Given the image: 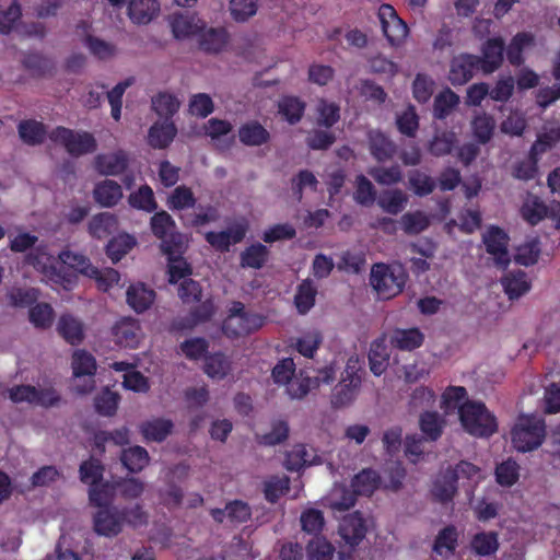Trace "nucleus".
I'll list each match as a JSON object with an SVG mask.
<instances>
[{
  "mask_svg": "<svg viewBox=\"0 0 560 560\" xmlns=\"http://www.w3.org/2000/svg\"><path fill=\"white\" fill-rule=\"evenodd\" d=\"M58 257L62 266L56 267L50 265L49 279L67 290L72 289L77 283V273L86 277L98 275V268L94 267L83 254L65 249L60 252Z\"/></svg>",
  "mask_w": 560,
  "mask_h": 560,
  "instance_id": "1",
  "label": "nucleus"
},
{
  "mask_svg": "<svg viewBox=\"0 0 560 560\" xmlns=\"http://www.w3.org/2000/svg\"><path fill=\"white\" fill-rule=\"evenodd\" d=\"M458 416L464 430L476 438H489L498 431L495 416L481 401L462 402Z\"/></svg>",
  "mask_w": 560,
  "mask_h": 560,
  "instance_id": "2",
  "label": "nucleus"
},
{
  "mask_svg": "<svg viewBox=\"0 0 560 560\" xmlns=\"http://www.w3.org/2000/svg\"><path fill=\"white\" fill-rule=\"evenodd\" d=\"M545 436V420L534 415H520L511 430L512 444L522 453L538 448Z\"/></svg>",
  "mask_w": 560,
  "mask_h": 560,
  "instance_id": "3",
  "label": "nucleus"
},
{
  "mask_svg": "<svg viewBox=\"0 0 560 560\" xmlns=\"http://www.w3.org/2000/svg\"><path fill=\"white\" fill-rule=\"evenodd\" d=\"M407 272L401 265L378 262L371 269L370 283L382 300H389L402 292Z\"/></svg>",
  "mask_w": 560,
  "mask_h": 560,
  "instance_id": "4",
  "label": "nucleus"
},
{
  "mask_svg": "<svg viewBox=\"0 0 560 560\" xmlns=\"http://www.w3.org/2000/svg\"><path fill=\"white\" fill-rule=\"evenodd\" d=\"M264 322L262 316L247 312L242 302L233 301L222 323V331L228 338L235 339L258 330Z\"/></svg>",
  "mask_w": 560,
  "mask_h": 560,
  "instance_id": "5",
  "label": "nucleus"
},
{
  "mask_svg": "<svg viewBox=\"0 0 560 560\" xmlns=\"http://www.w3.org/2000/svg\"><path fill=\"white\" fill-rule=\"evenodd\" d=\"M152 234L161 241V250L173 256L180 254L183 248V235L177 231L172 215L165 210L155 212L150 219Z\"/></svg>",
  "mask_w": 560,
  "mask_h": 560,
  "instance_id": "6",
  "label": "nucleus"
},
{
  "mask_svg": "<svg viewBox=\"0 0 560 560\" xmlns=\"http://www.w3.org/2000/svg\"><path fill=\"white\" fill-rule=\"evenodd\" d=\"M48 137L52 142L63 145L66 151L72 156L92 153L97 148L96 139L88 131L77 132L58 126L49 132Z\"/></svg>",
  "mask_w": 560,
  "mask_h": 560,
  "instance_id": "7",
  "label": "nucleus"
},
{
  "mask_svg": "<svg viewBox=\"0 0 560 560\" xmlns=\"http://www.w3.org/2000/svg\"><path fill=\"white\" fill-rule=\"evenodd\" d=\"M361 375L355 364L349 361L341 373L339 383L335 386L331 394V405L334 408L349 406L355 399L361 386Z\"/></svg>",
  "mask_w": 560,
  "mask_h": 560,
  "instance_id": "8",
  "label": "nucleus"
},
{
  "mask_svg": "<svg viewBox=\"0 0 560 560\" xmlns=\"http://www.w3.org/2000/svg\"><path fill=\"white\" fill-rule=\"evenodd\" d=\"M301 371L299 376L292 378L285 387L288 395L292 399H301L305 397L312 388L318 387L320 384H331L336 377V370L332 364L317 371L316 376H304Z\"/></svg>",
  "mask_w": 560,
  "mask_h": 560,
  "instance_id": "9",
  "label": "nucleus"
},
{
  "mask_svg": "<svg viewBox=\"0 0 560 560\" xmlns=\"http://www.w3.org/2000/svg\"><path fill=\"white\" fill-rule=\"evenodd\" d=\"M71 366L75 378L88 377L83 385L74 386V392L80 395L90 394L95 388L94 376L97 370L95 358L86 350H75L72 354Z\"/></svg>",
  "mask_w": 560,
  "mask_h": 560,
  "instance_id": "10",
  "label": "nucleus"
},
{
  "mask_svg": "<svg viewBox=\"0 0 560 560\" xmlns=\"http://www.w3.org/2000/svg\"><path fill=\"white\" fill-rule=\"evenodd\" d=\"M377 15L383 34L388 43L393 46L399 45L408 35L407 24L398 16L396 10L390 4H382Z\"/></svg>",
  "mask_w": 560,
  "mask_h": 560,
  "instance_id": "11",
  "label": "nucleus"
},
{
  "mask_svg": "<svg viewBox=\"0 0 560 560\" xmlns=\"http://www.w3.org/2000/svg\"><path fill=\"white\" fill-rule=\"evenodd\" d=\"M248 224L245 220L236 222L224 231H209L205 234L207 243L217 252L226 253L231 246L241 243L247 233Z\"/></svg>",
  "mask_w": 560,
  "mask_h": 560,
  "instance_id": "12",
  "label": "nucleus"
},
{
  "mask_svg": "<svg viewBox=\"0 0 560 560\" xmlns=\"http://www.w3.org/2000/svg\"><path fill=\"white\" fill-rule=\"evenodd\" d=\"M480 71L478 56L471 54H459L450 62L448 81L452 85L458 86L469 82L476 72Z\"/></svg>",
  "mask_w": 560,
  "mask_h": 560,
  "instance_id": "13",
  "label": "nucleus"
},
{
  "mask_svg": "<svg viewBox=\"0 0 560 560\" xmlns=\"http://www.w3.org/2000/svg\"><path fill=\"white\" fill-rule=\"evenodd\" d=\"M510 237L499 226L492 225L482 235V242L488 254L492 255L498 266L505 268L510 264L508 252Z\"/></svg>",
  "mask_w": 560,
  "mask_h": 560,
  "instance_id": "14",
  "label": "nucleus"
},
{
  "mask_svg": "<svg viewBox=\"0 0 560 560\" xmlns=\"http://www.w3.org/2000/svg\"><path fill=\"white\" fill-rule=\"evenodd\" d=\"M505 50L504 40L501 37L488 38L481 46V56H478L480 71L491 74L503 63Z\"/></svg>",
  "mask_w": 560,
  "mask_h": 560,
  "instance_id": "15",
  "label": "nucleus"
},
{
  "mask_svg": "<svg viewBox=\"0 0 560 560\" xmlns=\"http://www.w3.org/2000/svg\"><path fill=\"white\" fill-rule=\"evenodd\" d=\"M93 526L101 536H117L124 527V514L118 506L101 509L94 514Z\"/></svg>",
  "mask_w": 560,
  "mask_h": 560,
  "instance_id": "16",
  "label": "nucleus"
},
{
  "mask_svg": "<svg viewBox=\"0 0 560 560\" xmlns=\"http://www.w3.org/2000/svg\"><path fill=\"white\" fill-rule=\"evenodd\" d=\"M366 530L365 520L359 511L343 516L338 527L341 539L351 548H354L363 540Z\"/></svg>",
  "mask_w": 560,
  "mask_h": 560,
  "instance_id": "17",
  "label": "nucleus"
},
{
  "mask_svg": "<svg viewBox=\"0 0 560 560\" xmlns=\"http://www.w3.org/2000/svg\"><path fill=\"white\" fill-rule=\"evenodd\" d=\"M368 144L370 154L378 163L393 160L397 153V144L378 129L368 132Z\"/></svg>",
  "mask_w": 560,
  "mask_h": 560,
  "instance_id": "18",
  "label": "nucleus"
},
{
  "mask_svg": "<svg viewBox=\"0 0 560 560\" xmlns=\"http://www.w3.org/2000/svg\"><path fill=\"white\" fill-rule=\"evenodd\" d=\"M129 156L126 151L117 150L112 153H101L94 159L96 172L105 176H117L126 172Z\"/></svg>",
  "mask_w": 560,
  "mask_h": 560,
  "instance_id": "19",
  "label": "nucleus"
},
{
  "mask_svg": "<svg viewBox=\"0 0 560 560\" xmlns=\"http://www.w3.org/2000/svg\"><path fill=\"white\" fill-rule=\"evenodd\" d=\"M114 341L126 348H136L139 343L140 325L137 319L122 317L112 327Z\"/></svg>",
  "mask_w": 560,
  "mask_h": 560,
  "instance_id": "20",
  "label": "nucleus"
},
{
  "mask_svg": "<svg viewBox=\"0 0 560 560\" xmlns=\"http://www.w3.org/2000/svg\"><path fill=\"white\" fill-rule=\"evenodd\" d=\"M419 429L428 442H436L443 435L446 419L435 410H425L419 415Z\"/></svg>",
  "mask_w": 560,
  "mask_h": 560,
  "instance_id": "21",
  "label": "nucleus"
},
{
  "mask_svg": "<svg viewBox=\"0 0 560 560\" xmlns=\"http://www.w3.org/2000/svg\"><path fill=\"white\" fill-rule=\"evenodd\" d=\"M128 305L138 314L151 307L155 300V291L139 282L131 284L126 292Z\"/></svg>",
  "mask_w": 560,
  "mask_h": 560,
  "instance_id": "22",
  "label": "nucleus"
},
{
  "mask_svg": "<svg viewBox=\"0 0 560 560\" xmlns=\"http://www.w3.org/2000/svg\"><path fill=\"white\" fill-rule=\"evenodd\" d=\"M57 331L71 346H79L85 337L83 323L71 314L59 317Z\"/></svg>",
  "mask_w": 560,
  "mask_h": 560,
  "instance_id": "23",
  "label": "nucleus"
},
{
  "mask_svg": "<svg viewBox=\"0 0 560 560\" xmlns=\"http://www.w3.org/2000/svg\"><path fill=\"white\" fill-rule=\"evenodd\" d=\"M278 114L290 125H296L304 116L306 103L299 96L283 95L277 103Z\"/></svg>",
  "mask_w": 560,
  "mask_h": 560,
  "instance_id": "24",
  "label": "nucleus"
},
{
  "mask_svg": "<svg viewBox=\"0 0 560 560\" xmlns=\"http://www.w3.org/2000/svg\"><path fill=\"white\" fill-rule=\"evenodd\" d=\"M171 26L174 37L179 39L199 35L206 23L195 14H177L172 19Z\"/></svg>",
  "mask_w": 560,
  "mask_h": 560,
  "instance_id": "25",
  "label": "nucleus"
},
{
  "mask_svg": "<svg viewBox=\"0 0 560 560\" xmlns=\"http://www.w3.org/2000/svg\"><path fill=\"white\" fill-rule=\"evenodd\" d=\"M230 39L224 27H210L199 33V46L206 52L218 54L222 51Z\"/></svg>",
  "mask_w": 560,
  "mask_h": 560,
  "instance_id": "26",
  "label": "nucleus"
},
{
  "mask_svg": "<svg viewBox=\"0 0 560 560\" xmlns=\"http://www.w3.org/2000/svg\"><path fill=\"white\" fill-rule=\"evenodd\" d=\"M238 139L247 147H260L270 140V132L257 120H250L238 128Z\"/></svg>",
  "mask_w": 560,
  "mask_h": 560,
  "instance_id": "27",
  "label": "nucleus"
},
{
  "mask_svg": "<svg viewBox=\"0 0 560 560\" xmlns=\"http://www.w3.org/2000/svg\"><path fill=\"white\" fill-rule=\"evenodd\" d=\"M176 133L173 121L154 122L148 132V143L153 149H165L173 142Z\"/></svg>",
  "mask_w": 560,
  "mask_h": 560,
  "instance_id": "28",
  "label": "nucleus"
},
{
  "mask_svg": "<svg viewBox=\"0 0 560 560\" xmlns=\"http://www.w3.org/2000/svg\"><path fill=\"white\" fill-rule=\"evenodd\" d=\"M160 11L158 0H130L128 15L136 24H148Z\"/></svg>",
  "mask_w": 560,
  "mask_h": 560,
  "instance_id": "29",
  "label": "nucleus"
},
{
  "mask_svg": "<svg viewBox=\"0 0 560 560\" xmlns=\"http://www.w3.org/2000/svg\"><path fill=\"white\" fill-rule=\"evenodd\" d=\"M458 537L459 534L454 525L443 527L434 539L433 552L445 558L453 556L458 546Z\"/></svg>",
  "mask_w": 560,
  "mask_h": 560,
  "instance_id": "30",
  "label": "nucleus"
},
{
  "mask_svg": "<svg viewBox=\"0 0 560 560\" xmlns=\"http://www.w3.org/2000/svg\"><path fill=\"white\" fill-rule=\"evenodd\" d=\"M457 488L458 482L456 480V475L446 469L434 481L432 494L436 501L441 503H448L454 499Z\"/></svg>",
  "mask_w": 560,
  "mask_h": 560,
  "instance_id": "31",
  "label": "nucleus"
},
{
  "mask_svg": "<svg viewBox=\"0 0 560 560\" xmlns=\"http://www.w3.org/2000/svg\"><path fill=\"white\" fill-rule=\"evenodd\" d=\"M174 423L170 419L155 418L140 424V432L148 441L163 442L172 433Z\"/></svg>",
  "mask_w": 560,
  "mask_h": 560,
  "instance_id": "32",
  "label": "nucleus"
},
{
  "mask_svg": "<svg viewBox=\"0 0 560 560\" xmlns=\"http://www.w3.org/2000/svg\"><path fill=\"white\" fill-rule=\"evenodd\" d=\"M120 462L129 472L137 474L149 465L150 456L144 447L135 445L121 451Z\"/></svg>",
  "mask_w": 560,
  "mask_h": 560,
  "instance_id": "33",
  "label": "nucleus"
},
{
  "mask_svg": "<svg viewBox=\"0 0 560 560\" xmlns=\"http://www.w3.org/2000/svg\"><path fill=\"white\" fill-rule=\"evenodd\" d=\"M436 401L435 392L428 386H418L409 395L408 411L409 413L424 412L431 410Z\"/></svg>",
  "mask_w": 560,
  "mask_h": 560,
  "instance_id": "34",
  "label": "nucleus"
},
{
  "mask_svg": "<svg viewBox=\"0 0 560 560\" xmlns=\"http://www.w3.org/2000/svg\"><path fill=\"white\" fill-rule=\"evenodd\" d=\"M504 292L510 300H515L527 293L530 289V282L526 272L522 270L510 271L501 280Z\"/></svg>",
  "mask_w": 560,
  "mask_h": 560,
  "instance_id": "35",
  "label": "nucleus"
},
{
  "mask_svg": "<svg viewBox=\"0 0 560 560\" xmlns=\"http://www.w3.org/2000/svg\"><path fill=\"white\" fill-rule=\"evenodd\" d=\"M381 477L378 472L372 468L361 470L351 481V487L355 494L370 497L378 489Z\"/></svg>",
  "mask_w": 560,
  "mask_h": 560,
  "instance_id": "36",
  "label": "nucleus"
},
{
  "mask_svg": "<svg viewBox=\"0 0 560 560\" xmlns=\"http://www.w3.org/2000/svg\"><path fill=\"white\" fill-rule=\"evenodd\" d=\"M269 258V249L261 243L247 246L240 255L243 268L261 269Z\"/></svg>",
  "mask_w": 560,
  "mask_h": 560,
  "instance_id": "37",
  "label": "nucleus"
},
{
  "mask_svg": "<svg viewBox=\"0 0 560 560\" xmlns=\"http://www.w3.org/2000/svg\"><path fill=\"white\" fill-rule=\"evenodd\" d=\"M18 131L21 140L28 145L42 144L47 135L45 125L35 119L21 120Z\"/></svg>",
  "mask_w": 560,
  "mask_h": 560,
  "instance_id": "38",
  "label": "nucleus"
},
{
  "mask_svg": "<svg viewBox=\"0 0 560 560\" xmlns=\"http://www.w3.org/2000/svg\"><path fill=\"white\" fill-rule=\"evenodd\" d=\"M93 195L95 201L101 206L113 207L122 197V190L115 180L105 179L95 186Z\"/></svg>",
  "mask_w": 560,
  "mask_h": 560,
  "instance_id": "39",
  "label": "nucleus"
},
{
  "mask_svg": "<svg viewBox=\"0 0 560 560\" xmlns=\"http://www.w3.org/2000/svg\"><path fill=\"white\" fill-rule=\"evenodd\" d=\"M424 340L423 334L418 328L397 329L390 339L392 345L400 350H415Z\"/></svg>",
  "mask_w": 560,
  "mask_h": 560,
  "instance_id": "40",
  "label": "nucleus"
},
{
  "mask_svg": "<svg viewBox=\"0 0 560 560\" xmlns=\"http://www.w3.org/2000/svg\"><path fill=\"white\" fill-rule=\"evenodd\" d=\"M317 288L313 280L305 279L296 288L294 304L300 314H306L315 304Z\"/></svg>",
  "mask_w": 560,
  "mask_h": 560,
  "instance_id": "41",
  "label": "nucleus"
},
{
  "mask_svg": "<svg viewBox=\"0 0 560 560\" xmlns=\"http://www.w3.org/2000/svg\"><path fill=\"white\" fill-rule=\"evenodd\" d=\"M389 352L383 340H375L371 343L369 351L370 370L375 376H381L387 369Z\"/></svg>",
  "mask_w": 560,
  "mask_h": 560,
  "instance_id": "42",
  "label": "nucleus"
},
{
  "mask_svg": "<svg viewBox=\"0 0 560 560\" xmlns=\"http://www.w3.org/2000/svg\"><path fill=\"white\" fill-rule=\"evenodd\" d=\"M104 471L105 467L102 462L90 457L80 464L79 478L82 483L88 485L90 488L103 481Z\"/></svg>",
  "mask_w": 560,
  "mask_h": 560,
  "instance_id": "43",
  "label": "nucleus"
},
{
  "mask_svg": "<svg viewBox=\"0 0 560 560\" xmlns=\"http://www.w3.org/2000/svg\"><path fill=\"white\" fill-rule=\"evenodd\" d=\"M470 546L472 551L480 557L491 556L499 549L498 534L495 532L477 533L471 538Z\"/></svg>",
  "mask_w": 560,
  "mask_h": 560,
  "instance_id": "44",
  "label": "nucleus"
},
{
  "mask_svg": "<svg viewBox=\"0 0 560 560\" xmlns=\"http://www.w3.org/2000/svg\"><path fill=\"white\" fill-rule=\"evenodd\" d=\"M494 129V118L486 113L475 116L471 121L472 135L480 144H487L492 139Z\"/></svg>",
  "mask_w": 560,
  "mask_h": 560,
  "instance_id": "45",
  "label": "nucleus"
},
{
  "mask_svg": "<svg viewBox=\"0 0 560 560\" xmlns=\"http://www.w3.org/2000/svg\"><path fill=\"white\" fill-rule=\"evenodd\" d=\"M459 96L450 88L442 90L434 98L433 116L436 119L446 118L458 105Z\"/></svg>",
  "mask_w": 560,
  "mask_h": 560,
  "instance_id": "46",
  "label": "nucleus"
},
{
  "mask_svg": "<svg viewBox=\"0 0 560 560\" xmlns=\"http://www.w3.org/2000/svg\"><path fill=\"white\" fill-rule=\"evenodd\" d=\"M408 183L410 189L418 197L429 196L436 187L435 179L420 170L408 172Z\"/></svg>",
  "mask_w": 560,
  "mask_h": 560,
  "instance_id": "47",
  "label": "nucleus"
},
{
  "mask_svg": "<svg viewBox=\"0 0 560 560\" xmlns=\"http://www.w3.org/2000/svg\"><path fill=\"white\" fill-rule=\"evenodd\" d=\"M178 98L167 92H161L152 97V108L160 116L168 121L179 109Z\"/></svg>",
  "mask_w": 560,
  "mask_h": 560,
  "instance_id": "48",
  "label": "nucleus"
},
{
  "mask_svg": "<svg viewBox=\"0 0 560 560\" xmlns=\"http://www.w3.org/2000/svg\"><path fill=\"white\" fill-rule=\"evenodd\" d=\"M196 197L186 185L177 186L167 197L166 205L173 211H180L196 206Z\"/></svg>",
  "mask_w": 560,
  "mask_h": 560,
  "instance_id": "49",
  "label": "nucleus"
},
{
  "mask_svg": "<svg viewBox=\"0 0 560 560\" xmlns=\"http://www.w3.org/2000/svg\"><path fill=\"white\" fill-rule=\"evenodd\" d=\"M231 370V362L229 358L222 353L217 352L206 357L205 360V373L217 380H223Z\"/></svg>",
  "mask_w": 560,
  "mask_h": 560,
  "instance_id": "50",
  "label": "nucleus"
},
{
  "mask_svg": "<svg viewBox=\"0 0 560 560\" xmlns=\"http://www.w3.org/2000/svg\"><path fill=\"white\" fill-rule=\"evenodd\" d=\"M117 226V219L114 214L103 212L94 215L89 223V232L95 238H104Z\"/></svg>",
  "mask_w": 560,
  "mask_h": 560,
  "instance_id": "51",
  "label": "nucleus"
},
{
  "mask_svg": "<svg viewBox=\"0 0 560 560\" xmlns=\"http://www.w3.org/2000/svg\"><path fill=\"white\" fill-rule=\"evenodd\" d=\"M129 205L138 210L145 212H153L158 208L153 189L149 185H142L137 191H133L128 197Z\"/></svg>",
  "mask_w": 560,
  "mask_h": 560,
  "instance_id": "52",
  "label": "nucleus"
},
{
  "mask_svg": "<svg viewBox=\"0 0 560 560\" xmlns=\"http://www.w3.org/2000/svg\"><path fill=\"white\" fill-rule=\"evenodd\" d=\"M312 463L313 457L308 453L306 446L304 444H296L285 454L283 465L289 471H300Z\"/></svg>",
  "mask_w": 560,
  "mask_h": 560,
  "instance_id": "53",
  "label": "nucleus"
},
{
  "mask_svg": "<svg viewBox=\"0 0 560 560\" xmlns=\"http://www.w3.org/2000/svg\"><path fill=\"white\" fill-rule=\"evenodd\" d=\"M316 125L326 129L331 128L340 119V107L334 102L320 100L316 107Z\"/></svg>",
  "mask_w": 560,
  "mask_h": 560,
  "instance_id": "54",
  "label": "nucleus"
},
{
  "mask_svg": "<svg viewBox=\"0 0 560 560\" xmlns=\"http://www.w3.org/2000/svg\"><path fill=\"white\" fill-rule=\"evenodd\" d=\"M120 396L112 392L109 388H104L94 399V407L98 415L103 417H113L116 415Z\"/></svg>",
  "mask_w": 560,
  "mask_h": 560,
  "instance_id": "55",
  "label": "nucleus"
},
{
  "mask_svg": "<svg viewBox=\"0 0 560 560\" xmlns=\"http://www.w3.org/2000/svg\"><path fill=\"white\" fill-rule=\"evenodd\" d=\"M114 487L109 481H102L89 488V501L91 505L101 509L113 506Z\"/></svg>",
  "mask_w": 560,
  "mask_h": 560,
  "instance_id": "56",
  "label": "nucleus"
},
{
  "mask_svg": "<svg viewBox=\"0 0 560 560\" xmlns=\"http://www.w3.org/2000/svg\"><path fill=\"white\" fill-rule=\"evenodd\" d=\"M448 470L456 475V480H466L468 487L472 490L482 479L481 469L467 460H460L455 467H450Z\"/></svg>",
  "mask_w": 560,
  "mask_h": 560,
  "instance_id": "57",
  "label": "nucleus"
},
{
  "mask_svg": "<svg viewBox=\"0 0 560 560\" xmlns=\"http://www.w3.org/2000/svg\"><path fill=\"white\" fill-rule=\"evenodd\" d=\"M408 198L400 189L384 191L378 199L380 207L389 214H398L402 211Z\"/></svg>",
  "mask_w": 560,
  "mask_h": 560,
  "instance_id": "58",
  "label": "nucleus"
},
{
  "mask_svg": "<svg viewBox=\"0 0 560 560\" xmlns=\"http://www.w3.org/2000/svg\"><path fill=\"white\" fill-rule=\"evenodd\" d=\"M400 223L406 234L417 235L428 229L430 225V220L424 212L417 210L402 214L400 218Z\"/></svg>",
  "mask_w": 560,
  "mask_h": 560,
  "instance_id": "59",
  "label": "nucleus"
},
{
  "mask_svg": "<svg viewBox=\"0 0 560 560\" xmlns=\"http://www.w3.org/2000/svg\"><path fill=\"white\" fill-rule=\"evenodd\" d=\"M396 126L401 135L408 138L416 137L419 129V116L412 105H409L402 113L397 115Z\"/></svg>",
  "mask_w": 560,
  "mask_h": 560,
  "instance_id": "60",
  "label": "nucleus"
},
{
  "mask_svg": "<svg viewBox=\"0 0 560 560\" xmlns=\"http://www.w3.org/2000/svg\"><path fill=\"white\" fill-rule=\"evenodd\" d=\"M136 240L128 235H119L112 238L106 245V254L114 264L118 262L133 246Z\"/></svg>",
  "mask_w": 560,
  "mask_h": 560,
  "instance_id": "61",
  "label": "nucleus"
},
{
  "mask_svg": "<svg viewBox=\"0 0 560 560\" xmlns=\"http://www.w3.org/2000/svg\"><path fill=\"white\" fill-rule=\"evenodd\" d=\"M54 308L48 303H37L30 307L28 318L34 327L47 329L54 322Z\"/></svg>",
  "mask_w": 560,
  "mask_h": 560,
  "instance_id": "62",
  "label": "nucleus"
},
{
  "mask_svg": "<svg viewBox=\"0 0 560 560\" xmlns=\"http://www.w3.org/2000/svg\"><path fill=\"white\" fill-rule=\"evenodd\" d=\"M520 477L518 464L509 458L495 467V481L502 487H512Z\"/></svg>",
  "mask_w": 560,
  "mask_h": 560,
  "instance_id": "63",
  "label": "nucleus"
},
{
  "mask_svg": "<svg viewBox=\"0 0 560 560\" xmlns=\"http://www.w3.org/2000/svg\"><path fill=\"white\" fill-rule=\"evenodd\" d=\"M307 560H332L335 547L326 538L316 536L306 546Z\"/></svg>",
  "mask_w": 560,
  "mask_h": 560,
  "instance_id": "64",
  "label": "nucleus"
}]
</instances>
